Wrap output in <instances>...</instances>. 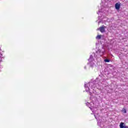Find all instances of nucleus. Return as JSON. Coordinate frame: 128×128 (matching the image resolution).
<instances>
[{"label":"nucleus","mask_w":128,"mask_h":128,"mask_svg":"<svg viewBox=\"0 0 128 128\" xmlns=\"http://www.w3.org/2000/svg\"><path fill=\"white\" fill-rule=\"evenodd\" d=\"M99 12H102V10H99L98 12H97L98 14H100Z\"/></svg>","instance_id":"nucleus-12"},{"label":"nucleus","mask_w":128,"mask_h":128,"mask_svg":"<svg viewBox=\"0 0 128 128\" xmlns=\"http://www.w3.org/2000/svg\"><path fill=\"white\" fill-rule=\"evenodd\" d=\"M122 4L120 2H118L115 4V8L117 10H118L120 8V6Z\"/></svg>","instance_id":"nucleus-5"},{"label":"nucleus","mask_w":128,"mask_h":128,"mask_svg":"<svg viewBox=\"0 0 128 128\" xmlns=\"http://www.w3.org/2000/svg\"><path fill=\"white\" fill-rule=\"evenodd\" d=\"M122 112H124V114H126V110L125 108H123L122 110Z\"/></svg>","instance_id":"nucleus-10"},{"label":"nucleus","mask_w":128,"mask_h":128,"mask_svg":"<svg viewBox=\"0 0 128 128\" xmlns=\"http://www.w3.org/2000/svg\"><path fill=\"white\" fill-rule=\"evenodd\" d=\"M90 96H92V92H90Z\"/></svg>","instance_id":"nucleus-14"},{"label":"nucleus","mask_w":128,"mask_h":128,"mask_svg":"<svg viewBox=\"0 0 128 128\" xmlns=\"http://www.w3.org/2000/svg\"><path fill=\"white\" fill-rule=\"evenodd\" d=\"M124 123L122 122L120 124V128H128V126H124Z\"/></svg>","instance_id":"nucleus-6"},{"label":"nucleus","mask_w":128,"mask_h":128,"mask_svg":"<svg viewBox=\"0 0 128 128\" xmlns=\"http://www.w3.org/2000/svg\"><path fill=\"white\" fill-rule=\"evenodd\" d=\"M106 50L104 48L102 49H98L95 53H93L90 56L89 59L88 60V64L90 66V68H94V58H100L102 56H104Z\"/></svg>","instance_id":"nucleus-1"},{"label":"nucleus","mask_w":128,"mask_h":128,"mask_svg":"<svg viewBox=\"0 0 128 128\" xmlns=\"http://www.w3.org/2000/svg\"><path fill=\"white\" fill-rule=\"evenodd\" d=\"M102 38V35H98L96 37V40H100Z\"/></svg>","instance_id":"nucleus-9"},{"label":"nucleus","mask_w":128,"mask_h":128,"mask_svg":"<svg viewBox=\"0 0 128 128\" xmlns=\"http://www.w3.org/2000/svg\"><path fill=\"white\" fill-rule=\"evenodd\" d=\"M86 106L89 108L91 110H92L93 114H96V112L94 110H96V108L94 107V102H91L90 103H88V102L86 103Z\"/></svg>","instance_id":"nucleus-3"},{"label":"nucleus","mask_w":128,"mask_h":128,"mask_svg":"<svg viewBox=\"0 0 128 128\" xmlns=\"http://www.w3.org/2000/svg\"><path fill=\"white\" fill-rule=\"evenodd\" d=\"M105 62H110V60L108 59H105L104 60Z\"/></svg>","instance_id":"nucleus-11"},{"label":"nucleus","mask_w":128,"mask_h":128,"mask_svg":"<svg viewBox=\"0 0 128 128\" xmlns=\"http://www.w3.org/2000/svg\"><path fill=\"white\" fill-rule=\"evenodd\" d=\"M100 22H98V24H100Z\"/></svg>","instance_id":"nucleus-15"},{"label":"nucleus","mask_w":128,"mask_h":128,"mask_svg":"<svg viewBox=\"0 0 128 128\" xmlns=\"http://www.w3.org/2000/svg\"><path fill=\"white\" fill-rule=\"evenodd\" d=\"M100 18H102V16H101V17H100Z\"/></svg>","instance_id":"nucleus-17"},{"label":"nucleus","mask_w":128,"mask_h":128,"mask_svg":"<svg viewBox=\"0 0 128 128\" xmlns=\"http://www.w3.org/2000/svg\"><path fill=\"white\" fill-rule=\"evenodd\" d=\"M92 88L94 90V88Z\"/></svg>","instance_id":"nucleus-16"},{"label":"nucleus","mask_w":128,"mask_h":128,"mask_svg":"<svg viewBox=\"0 0 128 128\" xmlns=\"http://www.w3.org/2000/svg\"><path fill=\"white\" fill-rule=\"evenodd\" d=\"M84 68L85 70H86V66H85L84 67Z\"/></svg>","instance_id":"nucleus-13"},{"label":"nucleus","mask_w":128,"mask_h":128,"mask_svg":"<svg viewBox=\"0 0 128 128\" xmlns=\"http://www.w3.org/2000/svg\"><path fill=\"white\" fill-rule=\"evenodd\" d=\"M95 118L97 122H98V124H100V120H100V114H96L94 115Z\"/></svg>","instance_id":"nucleus-4"},{"label":"nucleus","mask_w":128,"mask_h":128,"mask_svg":"<svg viewBox=\"0 0 128 128\" xmlns=\"http://www.w3.org/2000/svg\"><path fill=\"white\" fill-rule=\"evenodd\" d=\"M4 58V55L0 52V62H2V58Z\"/></svg>","instance_id":"nucleus-8"},{"label":"nucleus","mask_w":128,"mask_h":128,"mask_svg":"<svg viewBox=\"0 0 128 128\" xmlns=\"http://www.w3.org/2000/svg\"><path fill=\"white\" fill-rule=\"evenodd\" d=\"M99 30L101 32H104L105 28L104 26L100 27Z\"/></svg>","instance_id":"nucleus-7"},{"label":"nucleus","mask_w":128,"mask_h":128,"mask_svg":"<svg viewBox=\"0 0 128 128\" xmlns=\"http://www.w3.org/2000/svg\"><path fill=\"white\" fill-rule=\"evenodd\" d=\"M88 86H90L88 87ZM96 86V84H94V82H90L86 84V83L84 84V88L86 92H88L90 90V88H94Z\"/></svg>","instance_id":"nucleus-2"}]
</instances>
